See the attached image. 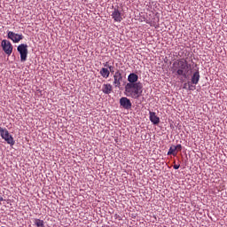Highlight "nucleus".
<instances>
[{"instance_id": "obj_14", "label": "nucleus", "mask_w": 227, "mask_h": 227, "mask_svg": "<svg viewBox=\"0 0 227 227\" xmlns=\"http://www.w3.org/2000/svg\"><path fill=\"white\" fill-rule=\"evenodd\" d=\"M99 74L103 79H107L111 75L110 71L106 67L101 68Z\"/></svg>"}, {"instance_id": "obj_7", "label": "nucleus", "mask_w": 227, "mask_h": 227, "mask_svg": "<svg viewBox=\"0 0 227 227\" xmlns=\"http://www.w3.org/2000/svg\"><path fill=\"white\" fill-rule=\"evenodd\" d=\"M7 38L12 40L13 43H19L20 40L24 39V35H22V34H15L14 32L9 31L7 33Z\"/></svg>"}, {"instance_id": "obj_22", "label": "nucleus", "mask_w": 227, "mask_h": 227, "mask_svg": "<svg viewBox=\"0 0 227 227\" xmlns=\"http://www.w3.org/2000/svg\"><path fill=\"white\" fill-rule=\"evenodd\" d=\"M114 217H115V219H118V217H119V221L121 219V217L120 215H118V214H115Z\"/></svg>"}, {"instance_id": "obj_2", "label": "nucleus", "mask_w": 227, "mask_h": 227, "mask_svg": "<svg viewBox=\"0 0 227 227\" xmlns=\"http://www.w3.org/2000/svg\"><path fill=\"white\" fill-rule=\"evenodd\" d=\"M172 68L176 72L177 75L187 77V74L191 71V64L185 59H179L173 62Z\"/></svg>"}, {"instance_id": "obj_4", "label": "nucleus", "mask_w": 227, "mask_h": 227, "mask_svg": "<svg viewBox=\"0 0 227 227\" xmlns=\"http://www.w3.org/2000/svg\"><path fill=\"white\" fill-rule=\"evenodd\" d=\"M1 47L7 56H12V53L13 52V45L10 41L4 39L1 43Z\"/></svg>"}, {"instance_id": "obj_13", "label": "nucleus", "mask_w": 227, "mask_h": 227, "mask_svg": "<svg viewBox=\"0 0 227 227\" xmlns=\"http://www.w3.org/2000/svg\"><path fill=\"white\" fill-rule=\"evenodd\" d=\"M200 71H196L195 73H193V74L192 75V84H198V82H200Z\"/></svg>"}, {"instance_id": "obj_11", "label": "nucleus", "mask_w": 227, "mask_h": 227, "mask_svg": "<svg viewBox=\"0 0 227 227\" xmlns=\"http://www.w3.org/2000/svg\"><path fill=\"white\" fill-rule=\"evenodd\" d=\"M139 80V76L136 74L135 73H131L128 76V84H136L137 83V81Z\"/></svg>"}, {"instance_id": "obj_17", "label": "nucleus", "mask_w": 227, "mask_h": 227, "mask_svg": "<svg viewBox=\"0 0 227 227\" xmlns=\"http://www.w3.org/2000/svg\"><path fill=\"white\" fill-rule=\"evenodd\" d=\"M188 90H190V91H194V90H196V86L191 85V82H188Z\"/></svg>"}, {"instance_id": "obj_1", "label": "nucleus", "mask_w": 227, "mask_h": 227, "mask_svg": "<svg viewBox=\"0 0 227 227\" xmlns=\"http://www.w3.org/2000/svg\"><path fill=\"white\" fill-rule=\"evenodd\" d=\"M124 95L137 100L143 95V83L138 82L137 83H127L124 88Z\"/></svg>"}, {"instance_id": "obj_24", "label": "nucleus", "mask_w": 227, "mask_h": 227, "mask_svg": "<svg viewBox=\"0 0 227 227\" xmlns=\"http://www.w3.org/2000/svg\"><path fill=\"white\" fill-rule=\"evenodd\" d=\"M0 201H4V199H3V196L0 195Z\"/></svg>"}, {"instance_id": "obj_21", "label": "nucleus", "mask_w": 227, "mask_h": 227, "mask_svg": "<svg viewBox=\"0 0 227 227\" xmlns=\"http://www.w3.org/2000/svg\"><path fill=\"white\" fill-rule=\"evenodd\" d=\"M180 168V165H174V169H179Z\"/></svg>"}, {"instance_id": "obj_6", "label": "nucleus", "mask_w": 227, "mask_h": 227, "mask_svg": "<svg viewBox=\"0 0 227 227\" xmlns=\"http://www.w3.org/2000/svg\"><path fill=\"white\" fill-rule=\"evenodd\" d=\"M121 81H123V75L121 74V71L117 70L114 74V88L121 87Z\"/></svg>"}, {"instance_id": "obj_15", "label": "nucleus", "mask_w": 227, "mask_h": 227, "mask_svg": "<svg viewBox=\"0 0 227 227\" xmlns=\"http://www.w3.org/2000/svg\"><path fill=\"white\" fill-rule=\"evenodd\" d=\"M35 226L37 227H45V223L43 222V220H40L38 218H36L35 221H34Z\"/></svg>"}, {"instance_id": "obj_10", "label": "nucleus", "mask_w": 227, "mask_h": 227, "mask_svg": "<svg viewBox=\"0 0 227 227\" xmlns=\"http://www.w3.org/2000/svg\"><path fill=\"white\" fill-rule=\"evenodd\" d=\"M149 120L153 125H159V123H160V118L157 116L155 112H149Z\"/></svg>"}, {"instance_id": "obj_16", "label": "nucleus", "mask_w": 227, "mask_h": 227, "mask_svg": "<svg viewBox=\"0 0 227 227\" xmlns=\"http://www.w3.org/2000/svg\"><path fill=\"white\" fill-rule=\"evenodd\" d=\"M168 155H174L176 156V148L175 146H171L168 152Z\"/></svg>"}, {"instance_id": "obj_18", "label": "nucleus", "mask_w": 227, "mask_h": 227, "mask_svg": "<svg viewBox=\"0 0 227 227\" xmlns=\"http://www.w3.org/2000/svg\"><path fill=\"white\" fill-rule=\"evenodd\" d=\"M174 148H176V152H182V145H177L176 146H174Z\"/></svg>"}, {"instance_id": "obj_19", "label": "nucleus", "mask_w": 227, "mask_h": 227, "mask_svg": "<svg viewBox=\"0 0 227 227\" xmlns=\"http://www.w3.org/2000/svg\"><path fill=\"white\" fill-rule=\"evenodd\" d=\"M108 70L110 72V74H114V67L113 66H108Z\"/></svg>"}, {"instance_id": "obj_3", "label": "nucleus", "mask_w": 227, "mask_h": 227, "mask_svg": "<svg viewBox=\"0 0 227 227\" xmlns=\"http://www.w3.org/2000/svg\"><path fill=\"white\" fill-rule=\"evenodd\" d=\"M0 135L2 139H4V141H6L7 145H11V146H13V145H15V140H13V137L10 135L8 129L0 127Z\"/></svg>"}, {"instance_id": "obj_12", "label": "nucleus", "mask_w": 227, "mask_h": 227, "mask_svg": "<svg viewBox=\"0 0 227 227\" xmlns=\"http://www.w3.org/2000/svg\"><path fill=\"white\" fill-rule=\"evenodd\" d=\"M102 91L105 95H111V93H113V85H111V83H104Z\"/></svg>"}, {"instance_id": "obj_9", "label": "nucleus", "mask_w": 227, "mask_h": 227, "mask_svg": "<svg viewBox=\"0 0 227 227\" xmlns=\"http://www.w3.org/2000/svg\"><path fill=\"white\" fill-rule=\"evenodd\" d=\"M120 105L121 106V107H123V109H130V107H132V103L130 102V99L125 97L121 98Z\"/></svg>"}, {"instance_id": "obj_23", "label": "nucleus", "mask_w": 227, "mask_h": 227, "mask_svg": "<svg viewBox=\"0 0 227 227\" xmlns=\"http://www.w3.org/2000/svg\"><path fill=\"white\" fill-rule=\"evenodd\" d=\"M187 84L189 83H184V86H183L184 90H187Z\"/></svg>"}, {"instance_id": "obj_5", "label": "nucleus", "mask_w": 227, "mask_h": 227, "mask_svg": "<svg viewBox=\"0 0 227 227\" xmlns=\"http://www.w3.org/2000/svg\"><path fill=\"white\" fill-rule=\"evenodd\" d=\"M18 52L20 54V61H27V44L21 43L17 48Z\"/></svg>"}, {"instance_id": "obj_8", "label": "nucleus", "mask_w": 227, "mask_h": 227, "mask_svg": "<svg viewBox=\"0 0 227 227\" xmlns=\"http://www.w3.org/2000/svg\"><path fill=\"white\" fill-rule=\"evenodd\" d=\"M112 18L114 22H121L123 20V17H121V12L118 10V8H114L112 12Z\"/></svg>"}, {"instance_id": "obj_20", "label": "nucleus", "mask_w": 227, "mask_h": 227, "mask_svg": "<svg viewBox=\"0 0 227 227\" xmlns=\"http://www.w3.org/2000/svg\"><path fill=\"white\" fill-rule=\"evenodd\" d=\"M103 65H104V67H107V68H109V67H110V66H109V62H106V63H104Z\"/></svg>"}]
</instances>
